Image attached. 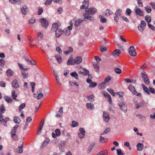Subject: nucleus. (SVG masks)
I'll use <instances>...</instances> for the list:
<instances>
[{"mask_svg": "<svg viewBox=\"0 0 155 155\" xmlns=\"http://www.w3.org/2000/svg\"><path fill=\"white\" fill-rule=\"evenodd\" d=\"M86 13L83 15L85 18L87 19L90 21H93L94 20L93 17L90 15L94 14L97 12V10L94 8H89L85 10Z\"/></svg>", "mask_w": 155, "mask_h": 155, "instance_id": "1", "label": "nucleus"}, {"mask_svg": "<svg viewBox=\"0 0 155 155\" xmlns=\"http://www.w3.org/2000/svg\"><path fill=\"white\" fill-rule=\"evenodd\" d=\"M128 88L129 90L134 94L139 97L141 96V94L137 92L134 87L132 85H130L128 87Z\"/></svg>", "mask_w": 155, "mask_h": 155, "instance_id": "2", "label": "nucleus"}, {"mask_svg": "<svg viewBox=\"0 0 155 155\" xmlns=\"http://www.w3.org/2000/svg\"><path fill=\"white\" fill-rule=\"evenodd\" d=\"M146 25V22L145 21H141L140 25L138 26V30L140 32H143L145 28Z\"/></svg>", "mask_w": 155, "mask_h": 155, "instance_id": "3", "label": "nucleus"}, {"mask_svg": "<svg viewBox=\"0 0 155 155\" xmlns=\"http://www.w3.org/2000/svg\"><path fill=\"white\" fill-rule=\"evenodd\" d=\"M129 54L132 56L134 57L137 55V52L134 47L133 46L130 47L128 49Z\"/></svg>", "mask_w": 155, "mask_h": 155, "instance_id": "4", "label": "nucleus"}, {"mask_svg": "<svg viewBox=\"0 0 155 155\" xmlns=\"http://www.w3.org/2000/svg\"><path fill=\"white\" fill-rule=\"evenodd\" d=\"M134 11L135 12L137 15L142 16L143 15V11L141 10L138 6H136L134 9Z\"/></svg>", "mask_w": 155, "mask_h": 155, "instance_id": "5", "label": "nucleus"}, {"mask_svg": "<svg viewBox=\"0 0 155 155\" xmlns=\"http://www.w3.org/2000/svg\"><path fill=\"white\" fill-rule=\"evenodd\" d=\"M89 0H84L83 2V5L80 7L81 9H84L87 8L89 6Z\"/></svg>", "mask_w": 155, "mask_h": 155, "instance_id": "6", "label": "nucleus"}, {"mask_svg": "<svg viewBox=\"0 0 155 155\" xmlns=\"http://www.w3.org/2000/svg\"><path fill=\"white\" fill-rule=\"evenodd\" d=\"M39 21L41 23L42 26L45 28L48 26V22L44 18H42L39 20Z\"/></svg>", "mask_w": 155, "mask_h": 155, "instance_id": "7", "label": "nucleus"}, {"mask_svg": "<svg viewBox=\"0 0 155 155\" xmlns=\"http://www.w3.org/2000/svg\"><path fill=\"white\" fill-rule=\"evenodd\" d=\"M55 37L56 38H58L64 33V31L62 30L61 29L59 28H57L56 30H55Z\"/></svg>", "mask_w": 155, "mask_h": 155, "instance_id": "8", "label": "nucleus"}, {"mask_svg": "<svg viewBox=\"0 0 155 155\" xmlns=\"http://www.w3.org/2000/svg\"><path fill=\"white\" fill-rule=\"evenodd\" d=\"M79 130L80 132L78 133V137L81 139L84 136L85 131L84 129L82 128H80L79 129Z\"/></svg>", "mask_w": 155, "mask_h": 155, "instance_id": "9", "label": "nucleus"}, {"mask_svg": "<svg viewBox=\"0 0 155 155\" xmlns=\"http://www.w3.org/2000/svg\"><path fill=\"white\" fill-rule=\"evenodd\" d=\"M119 105L122 110L124 112H126L127 111V108L124 102H122L119 103Z\"/></svg>", "mask_w": 155, "mask_h": 155, "instance_id": "10", "label": "nucleus"}, {"mask_svg": "<svg viewBox=\"0 0 155 155\" xmlns=\"http://www.w3.org/2000/svg\"><path fill=\"white\" fill-rule=\"evenodd\" d=\"M103 117L104 120L106 122H108L110 119L109 114L105 112H104Z\"/></svg>", "mask_w": 155, "mask_h": 155, "instance_id": "11", "label": "nucleus"}, {"mask_svg": "<svg viewBox=\"0 0 155 155\" xmlns=\"http://www.w3.org/2000/svg\"><path fill=\"white\" fill-rule=\"evenodd\" d=\"M82 61V58L80 56H78L75 58L74 63L76 64H79L81 63Z\"/></svg>", "mask_w": 155, "mask_h": 155, "instance_id": "12", "label": "nucleus"}, {"mask_svg": "<svg viewBox=\"0 0 155 155\" xmlns=\"http://www.w3.org/2000/svg\"><path fill=\"white\" fill-rule=\"evenodd\" d=\"M121 53V51L120 50L117 49L115 50L113 53V55L115 57H118Z\"/></svg>", "mask_w": 155, "mask_h": 155, "instance_id": "13", "label": "nucleus"}, {"mask_svg": "<svg viewBox=\"0 0 155 155\" xmlns=\"http://www.w3.org/2000/svg\"><path fill=\"white\" fill-rule=\"evenodd\" d=\"M12 85L13 87L15 88H17L19 87V84L17 80H15L12 81Z\"/></svg>", "mask_w": 155, "mask_h": 155, "instance_id": "14", "label": "nucleus"}, {"mask_svg": "<svg viewBox=\"0 0 155 155\" xmlns=\"http://www.w3.org/2000/svg\"><path fill=\"white\" fill-rule=\"evenodd\" d=\"M86 106L87 109L89 110H91L94 108V104L91 103H87Z\"/></svg>", "mask_w": 155, "mask_h": 155, "instance_id": "15", "label": "nucleus"}, {"mask_svg": "<svg viewBox=\"0 0 155 155\" xmlns=\"http://www.w3.org/2000/svg\"><path fill=\"white\" fill-rule=\"evenodd\" d=\"M27 8L26 6L25 5H23L22 7L21 8V12L23 15H25L26 14Z\"/></svg>", "mask_w": 155, "mask_h": 155, "instance_id": "16", "label": "nucleus"}, {"mask_svg": "<svg viewBox=\"0 0 155 155\" xmlns=\"http://www.w3.org/2000/svg\"><path fill=\"white\" fill-rule=\"evenodd\" d=\"M49 140L48 139L46 138L43 142L41 146V148H43V147L46 146L49 143Z\"/></svg>", "mask_w": 155, "mask_h": 155, "instance_id": "17", "label": "nucleus"}, {"mask_svg": "<svg viewBox=\"0 0 155 155\" xmlns=\"http://www.w3.org/2000/svg\"><path fill=\"white\" fill-rule=\"evenodd\" d=\"M44 120H42V121H41V123H42V124L41 125L40 127L39 128L37 132V135H39L41 133V130H42V128L44 126Z\"/></svg>", "mask_w": 155, "mask_h": 155, "instance_id": "18", "label": "nucleus"}, {"mask_svg": "<svg viewBox=\"0 0 155 155\" xmlns=\"http://www.w3.org/2000/svg\"><path fill=\"white\" fill-rule=\"evenodd\" d=\"M101 135L100 138V142L102 143H104L107 142L108 140V139L105 138Z\"/></svg>", "mask_w": 155, "mask_h": 155, "instance_id": "19", "label": "nucleus"}, {"mask_svg": "<svg viewBox=\"0 0 155 155\" xmlns=\"http://www.w3.org/2000/svg\"><path fill=\"white\" fill-rule=\"evenodd\" d=\"M64 142H61L60 143L59 145V149L61 152L64 151Z\"/></svg>", "mask_w": 155, "mask_h": 155, "instance_id": "20", "label": "nucleus"}, {"mask_svg": "<svg viewBox=\"0 0 155 155\" xmlns=\"http://www.w3.org/2000/svg\"><path fill=\"white\" fill-rule=\"evenodd\" d=\"M59 27L58 24L57 23L54 24L52 26L51 29L52 31H55V30L58 28Z\"/></svg>", "mask_w": 155, "mask_h": 155, "instance_id": "21", "label": "nucleus"}, {"mask_svg": "<svg viewBox=\"0 0 155 155\" xmlns=\"http://www.w3.org/2000/svg\"><path fill=\"white\" fill-rule=\"evenodd\" d=\"M95 145V143H93L89 147V149L87 150V153L88 154H89L91 153L93 148L94 146Z\"/></svg>", "mask_w": 155, "mask_h": 155, "instance_id": "22", "label": "nucleus"}, {"mask_svg": "<svg viewBox=\"0 0 155 155\" xmlns=\"http://www.w3.org/2000/svg\"><path fill=\"white\" fill-rule=\"evenodd\" d=\"M83 20L80 18L77 19L74 24L75 26H78L82 22Z\"/></svg>", "mask_w": 155, "mask_h": 155, "instance_id": "23", "label": "nucleus"}, {"mask_svg": "<svg viewBox=\"0 0 155 155\" xmlns=\"http://www.w3.org/2000/svg\"><path fill=\"white\" fill-rule=\"evenodd\" d=\"M137 148L138 150L139 151H141L143 149V145L142 143H139L137 144Z\"/></svg>", "mask_w": 155, "mask_h": 155, "instance_id": "24", "label": "nucleus"}, {"mask_svg": "<svg viewBox=\"0 0 155 155\" xmlns=\"http://www.w3.org/2000/svg\"><path fill=\"white\" fill-rule=\"evenodd\" d=\"M6 72L7 75L8 77L13 75L14 74V72L10 69H8Z\"/></svg>", "mask_w": 155, "mask_h": 155, "instance_id": "25", "label": "nucleus"}, {"mask_svg": "<svg viewBox=\"0 0 155 155\" xmlns=\"http://www.w3.org/2000/svg\"><path fill=\"white\" fill-rule=\"evenodd\" d=\"M105 12L104 14V15L105 16H110L113 13V12L112 11L109 10L108 9H107Z\"/></svg>", "mask_w": 155, "mask_h": 155, "instance_id": "26", "label": "nucleus"}, {"mask_svg": "<svg viewBox=\"0 0 155 155\" xmlns=\"http://www.w3.org/2000/svg\"><path fill=\"white\" fill-rule=\"evenodd\" d=\"M74 61L72 58H69L68 60L67 64L68 65L74 64Z\"/></svg>", "mask_w": 155, "mask_h": 155, "instance_id": "27", "label": "nucleus"}, {"mask_svg": "<svg viewBox=\"0 0 155 155\" xmlns=\"http://www.w3.org/2000/svg\"><path fill=\"white\" fill-rule=\"evenodd\" d=\"M99 18L100 19V21L102 23H105L107 22V20L103 16L99 15Z\"/></svg>", "mask_w": 155, "mask_h": 155, "instance_id": "28", "label": "nucleus"}, {"mask_svg": "<svg viewBox=\"0 0 155 155\" xmlns=\"http://www.w3.org/2000/svg\"><path fill=\"white\" fill-rule=\"evenodd\" d=\"M21 74L23 78H26L28 76V72L21 71Z\"/></svg>", "mask_w": 155, "mask_h": 155, "instance_id": "29", "label": "nucleus"}, {"mask_svg": "<svg viewBox=\"0 0 155 155\" xmlns=\"http://www.w3.org/2000/svg\"><path fill=\"white\" fill-rule=\"evenodd\" d=\"M4 98L6 101L8 103H11L12 102V100L9 97L5 96Z\"/></svg>", "mask_w": 155, "mask_h": 155, "instance_id": "30", "label": "nucleus"}, {"mask_svg": "<svg viewBox=\"0 0 155 155\" xmlns=\"http://www.w3.org/2000/svg\"><path fill=\"white\" fill-rule=\"evenodd\" d=\"M70 75L72 77H74L76 79H78V75L76 72L74 71V72L71 73H70Z\"/></svg>", "mask_w": 155, "mask_h": 155, "instance_id": "31", "label": "nucleus"}, {"mask_svg": "<svg viewBox=\"0 0 155 155\" xmlns=\"http://www.w3.org/2000/svg\"><path fill=\"white\" fill-rule=\"evenodd\" d=\"M14 121L15 123L18 124L21 121L20 119L18 116L15 117H14Z\"/></svg>", "mask_w": 155, "mask_h": 155, "instance_id": "32", "label": "nucleus"}, {"mask_svg": "<svg viewBox=\"0 0 155 155\" xmlns=\"http://www.w3.org/2000/svg\"><path fill=\"white\" fill-rule=\"evenodd\" d=\"M55 57L56 58L59 64L61 63L62 60L61 56L60 55H56L55 56Z\"/></svg>", "mask_w": 155, "mask_h": 155, "instance_id": "33", "label": "nucleus"}, {"mask_svg": "<svg viewBox=\"0 0 155 155\" xmlns=\"http://www.w3.org/2000/svg\"><path fill=\"white\" fill-rule=\"evenodd\" d=\"M93 66L95 70L98 73H99V66L97 63L93 64Z\"/></svg>", "mask_w": 155, "mask_h": 155, "instance_id": "34", "label": "nucleus"}, {"mask_svg": "<svg viewBox=\"0 0 155 155\" xmlns=\"http://www.w3.org/2000/svg\"><path fill=\"white\" fill-rule=\"evenodd\" d=\"M26 104L25 103H22L18 107L19 111L21 112L22 110L24 109L25 107Z\"/></svg>", "mask_w": 155, "mask_h": 155, "instance_id": "35", "label": "nucleus"}, {"mask_svg": "<svg viewBox=\"0 0 155 155\" xmlns=\"http://www.w3.org/2000/svg\"><path fill=\"white\" fill-rule=\"evenodd\" d=\"M100 155H108V152L107 150L101 151L98 153Z\"/></svg>", "mask_w": 155, "mask_h": 155, "instance_id": "36", "label": "nucleus"}, {"mask_svg": "<svg viewBox=\"0 0 155 155\" xmlns=\"http://www.w3.org/2000/svg\"><path fill=\"white\" fill-rule=\"evenodd\" d=\"M110 127H107L105 129L104 132L101 134V135H103L104 134H106L110 132Z\"/></svg>", "mask_w": 155, "mask_h": 155, "instance_id": "37", "label": "nucleus"}, {"mask_svg": "<svg viewBox=\"0 0 155 155\" xmlns=\"http://www.w3.org/2000/svg\"><path fill=\"white\" fill-rule=\"evenodd\" d=\"M83 70L84 71L83 75L85 76L88 75V76H89L90 74H89V71L88 70H87L85 68H83Z\"/></svg>", "mask_w": 155, "mask_h": 155, "instance_id": "38", "label": "nucleus"}, {"mask_svg": "<svg viewBox=\"0 0 155 155\" xmlns=\"http://www.w3.org/2000/svg\"><path fill=\"white\" fill-rule=\"evenodd\" d=\"M145 20L148 23L151 22V17L149 15H147L145 17Z\"/></svg>", "mask_w": 155, "mask_h": 155, "instance_id": "39", "label": "nucleus"}, {"mask_svg": "<svg viewBox=\"0 0 155 155\" xmlns=\"http://www.w3.org/2000/svg\"><path fill=\"white\" fill-rule=\"evenodd\" d=\"M114 70L115 73L118 74H120L122 72L121 70L117 68H115L114 69Z\"/></svg>", "mask_w": 155, "mask_h": 155, "instance_id": "40", "label": "nucleus"}, {"mask_svg": "<svg viewBox=\"0 0 155 155\" xmlns=\"http://www.w3.org/2000/svg\"><path fill=\"white\" fill-rule=\"evenodd\" d=\"M122 14V12L121 10L120 9H118L116 12L115 14L116 15L120 16H121Z\"/></svg>", "mask_w": 155, "mask_h": 155, "instance_id": "41", "label": "nucleus"}, {"mask_svg": "<svg viewBox=\"0 0 155 155\" xmlns=\"http://www.w3.org/2000/svg\"><path fill=\"white\" fill-rule=\"evenodd\" d=\"M100 50L101 52H103L107 50V49L105 47H104L103 45L100 46L99 47Z\"/></svg>", "mask_w": 155, "mask_h": 155, "instance_id": "42", "label": "nucleus"}, {"mask_svg": "<svg viewBox=\"0 0 155 155\" xmlns=\"http://www.w3.org/2000/svg\"><path fill=\"white\" fill-rule=\"evenodd\" d=\"M144 8L145 10L147 12L150 13L152 11L151 8L149 6H147Z\"/></svg>", "mask_w": 155, "mask_h": 155, "instance_id": "43", "label": "nucleus"}, {"mask_svg": "<svg viewBox=\"0 0 155 155\" xmlns=\"http://www.w3.org/2000/svg\"><path fill=\"white\" fill-rule=\"evenodd\" d=\"M106 83H107L105 82V81H104L103 82L100 84L98 85L99 88L101 89H103Z\"/></svg>", "mask_w": 155, "mask_h": 155, "instance_id": "44", "label": "nucleus"}, {"mask_svg": "<svg viewBox=\"0 0 155 155\" xmlns=\"http://www.w3.org/2000/svg\"><path fill=\"white\" fill-rule=\"evenodd\" d=\"M72 127H75L78 126V123L75 121L73 120L72 122Z\"/></svg>", "mask_w": 155, "mask_h": 155, "instance_id": "45", "label": "nucleus"}, {"mask_svg": "<svg viewBox=\"0 0 155 155\" xmlns=\"http://www.w3.org/2000/svg\"><path fill=\"white\" fill-rule=\"evenodd\" d=\"M94 96L93 95H90L87 96L88 100L90 102L94 101Z\"/></svg>", "mask_w": 155, "mask_h": 155, "instance_id": "46", "label": "nucleus"}, {"mask_svg": "<svg viewBox=\"0 0 155 155\" xmlns=\"http://www.w3.org/2000/svg\"><path fill=\"white\" fill-rule=\"evenodd\" d=\"M37 93L38 94L37 96V99L38 100L41 99L43 96V94L42 93H39V92H37Z\"/></svg>", "mask_w": 155, "mask_h": 155, "instance_id": "47", "label": "nucleus"}, {"mask_svg": "<svg viewBox=\"0 0 155 155\" xmlns=\"http://www.w3.org/2000/svg\"><path fill=\"white\" fill-rule=\"evenodd\" d=\"M107 90L110 93V94H112L113 96H115V93L114 92V91L113 89L110 88H107Z\"/></svg>", "mask_w": 155, "mask_h": 155, "instance_id": "48", "label": "nucleus"}, {"mask_svg": "<svg viewBox=\"0 0 155 155\" xmlns=\"http://www.w3.org/2000/svg\"><path fill=\"white\" fill-rule=\"evenodd\" d=\"M11 137L14 140L17 141L18 140V136L16 134L11 135Z\"/></svg>", "mask_w": 155, "mask_h": 155, "instance_id": "49", "label": "nucleus"}, {"mask_svg": "<svg viewBox=\"0 0 155 155\" xmlns=\"http://www.w3.org/2000/svg\"><path fill=\"white\" fill-rule=\"evenodd\" d=\"M143 81L144 83L146 84H148L150 83V81L148 77L146 78H144V79H143Z\"/></svg>", "mask_w": 155, "mask_h": 155, "instance_id": "50", "label": "nucleus"}, {"mask_svg": "<svg viewBox=\"0 0 155 155\" xmlns=\"http://www.w3.org/2000/svg\"><path fill=\"white\" fill-rule=\"evenodd\" d=\"M111 77L110 76H108L105 78L104 80L105 82L108 83L110 82V81L111 80Z\"/></svg>", "mask_w": 155, "mask_h": 155, "instance_id": "51", "label": "nucleus"}, {"mask_svg": "<svg viewBox=\"0 0 155 155\" xmlns=\"http://www.w3.org/2000/svg\"><path fill=\"white\" fill-rule=\"evenodd\" d=\"M141 75H142V78L144 79V78H147V76L146 74V72L144 71H142L141 72Z\"/></svg>", "mask_w": 155, "mask_h": 155, "instance_id": "52", "label": "nucleus"}, {"mask_svg": "<svg viewBox=\"0 0 155 155\" xmlns=\"http://www.w3.org/2000/svg\"><path fill=\"white\" fill-rule=\"evenodd\" d=\"M97 84L96 83L94 82H91L89 85L90 87H94L97 85Z\"/></svg>", "mask_w": 155, "mask_h": 155, "instance_id": "53", "label": "nucleus"}, {"mask_svg": "<svg viewBox=\"0 0 155 155\" xmlns=\"http://www.w3.org/2000/svg\"><path fill=\"white\" fill-rule=\"evenodd\" d=\"M148 27L151 29L153 31H155V27L149 23L148 24Z\"/></svg>", "mask_w": 155, "mask_h": 155, "instance_id": "54", "label": "nucleus"}, {"mask_svg": "<svg viewBox=\"0 0 155 155\" xmlns=\"http://www.w3.org/2000/svg\"><path fill=\"white\" fill-rule=\"evenodd\" d=\"M117 151L118 155H123L124 154L120 149H117Z\"/></svg>", "mask_w": 155, "mask_h": 155, "instance_id": "55", "label": "nucleus"}, {"mask_svg": "<svg viewBox=\"0 0 155 155\" xmlns=\"http://www.w3.org/2000/svg\"><path fill=\"white\" fill-rule=\"evenodd\" d=\"M94 58L96 60L98 63H99V62L101 60V59L98 56H95Z\"/></svg>", "mask_w": 155, "mask_h": 155, "instance_id": "56", "label": "nucleus"}, {"mask_svg": "<svg viewBox=\"0 0 155 155\" xmlns=\"http://www.w3.org/2000/svg\"><path fill=\"white\" fill-rule=\"evenodd\" d=\"M37 36L38 38L41 39L43 37V35L41 33L39 32L38 33Z\"/></svg>", "mask_w": 155, "mask_h": 155, "instance_id": "57", "label": "nucleus"}, {"mask_svg": "<svg viewBox=\"0 0 155 155\" xmlns=\"http://www.w3.org/2000/svg\"><path fill=\"white\" fill-rule=\"evenodd\" d=\"M0 86L2 87H5L6 86V84L5 82L3 81L0 82Z\"/></svg>", "mask_w": 155, "mask_h": 155, "instance_id": "58", "label": "nucleus"}, {"mask_svg": "<svg viewBox=\"0 0 155 155\" xmlns=\"http://www.w3.org/2000/svg\"><path fill=\"white\" fill-rule=\"evenodd\" d=\"M35 21V19L34 18H32L29 21V22L30 24H34Z\"/></svg>", "mask_w": 155, "mask_h": 155, "instance_id": "59", "label": "nucleus"}, {"mask_svg": "<svg viewBox=\"0 0 155 155\" xmlns=\"http://www.w3.org/2000/svg\"><path fill=\"white\" fill-rule=\"evenodd\" d=\"M52 1V0H46L45 3V5H50Z\"/></svg>", "mask_w": 155, "mask_h": 155, "instance_id": "60", "label": "nucleus"}, {"mask_svg": "<svg viewBox=\"0 0 155 155\" xmlns=\"http://www.w3.org/2000/svg\"><path fill=\"white\" fill-rule=\"evenodd\" d=\"M17 151L19 153H21L23 152V150L20 147H19L17 149Z\"/></svg>", "mask_w": 155, "mask_h": 155, "instance_id": "61", "label": "nucleus"}, {"mask_svg": "<svg viewBox=\"0 0 155 155\" xmlns=\"http://www.w3.org/2000/svg\"><path fill=\"white\" fill-rule=\"evenodd\" d=\"M55 132L56 134L58 136H59L61 134V132L60 130L58 129H56L55 130Z\"/></svg>", "mask_w": 155, "mask_h": 155, "instance_id": "62", "label": "nucleus"}, {"mask_svg": "<svg viewBox=\"0 0 155 155\" xmlns=\"http://www.w3.org/2000/svg\"><path fill=\"white\" fill-rule=\"evenodd\" d=\"M149 89V91H150L152 93L155 94V90L153 88L150 87Z\"/></svg>", "mask_w": 155, "mask_h": 155, "instance_id": "63", "label": "nucleus"}, {"mask_svg": "<svg viewBox=\"0 0 155 155\" xmlns=\"http://www.w3.org/2000/svg\"><path fill=\"white\" fill-rule=\"evenodd\" d=\"M56 51L58 52L59 54H61L62 51L61 48L59 47H57L56 48Z\"/></svg>", "mask_w": 155, "mask_h": 155, "instance_id": "64", "label": "nucleus"}]
</instances>
